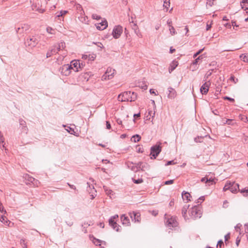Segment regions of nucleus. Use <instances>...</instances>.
<instances>
[{
  "mask_svg": "<svg viewBox=\"0 0 248 248\" xmlns=\"http://www.w3.org/2000/svg\"><path fill=\"white\" fill-rule=\"evenodd\" d=\"M187 208L188 206L184 207L182 210V214L185 218L197 219L201 217L202 213L200 207L194 206L190 208L188 211V216L186 215V209Z\"/></svg>",
  "mask_w": 248,
  "mask_h": 248,
  "instance_id": "f257e3e1",
  "label": "nucleus"
},
{
  "mask_svg": "<svg viewBox=\"0 0 248 248\" xmlns=\"http://www.w3.org/2000/svg\"><path fill=\"white\" fill-rule=\"evenodd\" d=\"M165 224L168 227H174L177 226V222L175 217H172L170 215H166Z\"/></svg>",
  "mask_w": 248,
  "mask_h": 248,
  "instance_id": "f03ea898",
  "label": "nucleus"
},
{
  "mask_svg": "<svg viewBox=\"0 0 248 248\" xmlns=\"http://www.w3.org/2000/svg\"><path fill=\"white\" fill-rule=\"evenodd\" d=\"M115 70L111 68H108L105 73L102 77V80H106L111 79L114 77Z\"/></svg>",
  "mask_w": 248,
  "mask_h": 248,
  "instance_id": "7ed1b4c3",
  "label": "nucleus"
},
{
  "mask_svg": "<svg viewBox=\"0 0 248 248\" xmlns=\"http://www.w3.org/2000/svg\"><path fill=\"white\" fill-rule=\"evenodd\" d=\"M38 43V40L33 36L30 37L29 39H27L25 42L26 46H28L31 48L35 47Z\"/></svg>",
  "mask_w": 248,
  "mask_h": 248,
  "instance_id": "20e7f679",
  "label": "nucleus"
},
{
  "mask_svg": "<svg viewBox=\"0 0 248 248\" xmlns=\"http://www.w3.org/2000/svg\"><path fill=\"white\" fill-rule=\"evenodd\" d=\"M161 143H157L155 145L151 148V153L149 155H158L161 151Z\"/></svg>",
  "mask_w": 248,
  "mask_h": 248,
  "instance_id": "39448f33",
  "label": "nucleus"
},
{
  "mask_svg": "<svg viewBox=\"0 0 248 248\" xmlns=\"http://www.w3.org/2000/svg\"><path fill=\"white\" fill-rule=\"evenodd\" d=\"M131 92H124L119 94L118 96V99L119 101H130Z\"/></svg>",
  "mask_w": 248,
  "mask_h": 248,
  "instance_id": "423d86ee",
  "label": "nucleus"
},
{
  "mask_svg": "<svg viewBox=\"0 0 248 248\" xmlns=\"http://www.w3.org/2000/svg\"><path fill=\"white\" fill-rule=\"evenodd\" d=\"M122 32V27L120 26H117L113 29L112 34L114 38L117 39L120 37Z\"/></svg>",
  "mask_w": 248,
  "mask_h": 248,
  "instance_id": "0eeeda50",
  "label": "nucleus"
},
{
  "mask_svg": "<svg viewBox=\"0 0 248 248\" xmlns=\"http://www.w3.org/2000/svg\"><path fill=\"white\" fill-rule=\"evenodd\" d=\"M71 66L69 64H64L61 68L60 71L62 75L64 76H68L71 73Z\"/></svg>",
  "mask_w": 248,
  "mask_h": 248,
  "instance_id": "6e6552de",
  "label": "nucleus"
},
{
  "mask_svg": "<svg viewBox=\"0 0 248 248\" xmlns=\"http://www.w3.org/2000/svg\"><path fill=\"white\" fill-rule=\"evenodd\" d=\"M69 66H71V69L73 70L75 72L79 71V68H80V61L74 60L72 61Z\"/></svg>",
  "mask_w": 248,
  "mask_h": 248,
  "instance_id": "1a4fd4ad",
  "label": "nucleus"
},
{
  "mask_svg": "<svg viewBox=\"0 0 248 248\" xmlns=\"http://www.w3.org/2000/svg\"><path fill=\"white\" fill-rule=\"evenodd\" d=\"M210 85L209 82H206L202 86L200 91L202 94H206L208 93Z\"/></svg>",
  "mask_w": 248,
  "mask_h": 248,
  "instance_id": "9d476101",
  "label": "nucleus"
},
{
  "mask_svg": "<svg viewBox=\"0 0 248 248\" xmlns=\"http://www.w3.org/2000/svg\"><path fill=\"white\" fill-rule=\"evenodd\" d=\"M96 27L99 30H103L108 27V22L106 19L102 20L101 22L96 25Z\"/></svg>",
  "mask_w": 248,
  "mask_h": 248,
  "instance_id": "9b49d317",
  "label": "nucleus"
},
{
  "mask_svg": "<svg viewBox=\"0 0 248 248\" xmlns=\"http://www.w3.org/2000/svg\"><path fill=\"white\" fill-rule=\"evenodd\" d=\"M129 215L135 221L140 222V214L139 213L133 212L130 213Z\"/></svg>",
  "mask_w": 248,
  "mask_h": 248,
  "instance_id": "f8f14e48",
  "label": "nucleus"
},
{
  "mask_svg": "<svg viewBox=\"0 0 248 248\" xmlns=\"http://www.w3.org/2000/svg\"><path fill=\"white\" fill-rule=\"evenodd\" d=\"M182 198L186 202L191 201L192 197L189 193L184 191L182 194Z\"/></svg>",
  "mask_w": 248,
  "mask_h": 248,
  "instance_id": "ddd939ff",
  "label": "nucleus"
},
{
  "mask_svg": "<svg viewBox=\"0 0 248 248\" xmlns=\"http://www.w3.org/2000/svg\"><path fill=\"white\" fill-rule=\"evenodd\" d=\"M178 62L176 61H173L170 64L169 68V72L171 73L178 66Z\"/></svg>",
  "mask_w": 248,
  "mask_h": 248,
  "instance_id": "4468645a",
  "label": "nucleus"
},
{
  "mask_svg": "<svg viewBox=\"0 0 248 248\" xmlns=\"http://www.w3.org/2000/svg\"><path fill=\"white\" fill-rule=\"evenodd\" d=\"M121 219L123 225L127 226L130 225V222L129 219L124 215H123L121 217Z\"/></svg>",
  "mask_w": 248,
  "mask_h": 248,
  "instance_id": "2eb2a0df",
  "label": "nucleus"
},
{
  "mask_svg": "<svg viewBox=\"0 0 248 248\" xmlns=\"http://www.w3.org/2000/svg\"><path fill=\"white\" fill-rule=\"evenodd\" d=\"M169 93L168 94V97L170 98H174L176 95V92L175 90L171 87L168 88Z\"/></svg>",
  "mask_w": 248,
  "mask_h": 248,
  "instance_id": "dca6fc26",
  "label": "nucleus"
},
{
  "mask_svg": "<svg viewBox=\"0 0 248 248\" xmlns=\"http://www.w3.org/2000/svg\"><path fill=\"white\" fill-rule=\"evenodd\" d=\"M58 53V51H56L55 47H53L50 50H49L46 53V58H49L52 55H55Z\"/></svg>",
  "mask_w": 248,
  "mask_h": 248,
  "instance_id": "f3484780",
  "label": "nucleus"
},
{
  "mask_svg": "<svg viewBox=\"0 0 248 248\" xmlns=\"http://www.w3.org/2000/svg\"><path fill=\"white\" fill-rule=\"evenodd\" d=\"M234 185V183H231L230 182H228L225 184V186L223 187V190L226 191L228 189H230L231 191L233 192L234 190H233L232 188V185Z\"/></svg>",
  "mask_w": 248,
  "mask_h": 248,
  "instance_id": "a211bd4d",
  "label": "nucleus"
},
{
  "mask_svg": "<svg viewBox=\"0 0 248 248\" xmlns=\"http://www.w3.org/2000/svg\"><path fill=\"white\" fill-rule=\"evenodd\" d=\"M92 241L93 244H95L96 246H101L103 244H106V243L105 241H102L100 240L97 239L95 238H93Z\"/></svg>",
  "mask_w": 248,
  "mask_h": 248,
  "instance_id": "6ab92c4d",
  "label": "nucleus"
},
{
  "mask_svg": "<svg viewBox=\"0 0 248 248\" xmlns=\"http://www.w3.org/2000/svg\"><path fill=\"white\" fill-rule=\"evenodd\" d=\"M109 223L112 227H113L114 229H115L117 231H119V226H117L116 222L112 218H110L109 219Z\"/></svg>",
  "mask_w": 248,
  "mask_h": 248,
  "instance_id": "aec40b11",
  "label": "nucleus"
},
{
  "mask_svg": "<svg viewBox=\"0 0 248 248\" xmlns=\"http://www.w3.org/2000/svg\"><path fill=\"white\" fill-rule=\"evenodd\" d=\"M129 22H130V26H131V28H132V29L133 30H134L136 34H137L138 33L137 31H138V26L137 25L136 23H135L134 21H130V19H129Z\"/></svg>",
  "mask_w": 248,
  "mask_h": 248,
  "instance_id": "412c9836",
  "label": "nucleus"
},
{
  "mask_svg": "<svg viewBox=\"0 0 248 248\" xmlns=\"http://www.w3.org/2000/svg\"><path fill=\"white\" fill-rule=\"evenodd\" d=\"M104 189L106 192V194L109 196L110 198H112L114 196L113 192L111 189H108V188L106 186H104Z\"/></svg>",
  "mask_w": 248,
  "mask_h": 248,
  "instance_id": "4be33fe9",
  "label": "nucleus"
},
{
  "mask_svg": "<svg viewBox=\"0 0 248 248\" xmlns=\"http://www.w3.org/2000/svg\"><path fill=\"white\" fill-rule=\"evenodd\" d=\"M31 8L33 10L38 11L40 13H43L45 11L44 9L40 8L39 7H37L36 4H33L31 6Z\"/></svg>",
  "mask_w": 248,
  "mask_h": 248,
  "instance_id": "5701e85b",
  "label": "nucleus"
},
{
  "mask_svg": "<svg viewBox=\"0 0 248 248\" xmlns=\"http://www.w3.org/2000/svg\"><path fill=\"white\" fill-rule=\"evenodd\" d=\"M140 139L141 137L139 135L136 134L132 137L131 140L132 142H137L139 141L140 140Z\"/></svg>",
  "mask_w": 248,
  "mask_h": 248,
  "instance_id": "b1692460",
  "label": "nucleus"
},
{
  "mask_svg": "<svg viewBox=\"0 0 248 248\" xmlns=\"http://www.w3.org/2000/svg\"><path fill=\"white\" fill-rule=\"evenodd\" d=\"M168 24L170 27L169 28V30L170 31V34L173 35H174L175 34V29L174 28V27L171 25V21H169V20L168 21Z\"/></svg>",
  "mask_w": 248,
  "mask_h": 248,
  "instance_id": "393cba45",
  "label": "nucleus"
},
{
  "mask_svg": "<svg viewBox=\"0 0 248 248\" xmlns=\"http://www.w3.org/2000/svg\"><path fill=\"white\" fill-rule=\"evenodd\" d=\"M2 222L5 225L9 227H12L14 226V223L11 222L10 220H8L6 217L5 220Z\"/></svg>",
  "mask_w": 248,
  "mask_h": 248,
  "instance_id": "a878e982",
  "label": "nucleus"
},
{
  "mask_svg": "<svg viewBox=\"0 0 248 248\" xmlns=\"http://www.w3.org/2000/svg\"><path fill=\"white\" fill-rule=\"evenodd\" d=\"M29 29V26L27 24H24L23 26H22L21 28L19 27L16 30V32H20V30H22L23 31L24 30L25 31L28 30Z\"/></svg>",
  "mask_w": 248,
  "mask_h": 248,
  "instance_id": "bb28decb",
  "label": "nucleus"
},
{
  "mask_svg": "<svg viewBox=\"0 0 248 248\" xmlns=\"http://www.w3.org/2000/svg\"><path fill=\"white\" fill-rule=\"evenodd\" d=\"M242 3V4H241V5L242 9H244L245 10L248 9V0H243Z\"/></svg>",
  "mask_w": 248,
  "mask_h": 248,
  "instance_id": "cd10ccee",
  "label": "nucleus"
},
{
  "mask_svg": "<svg viewBox=\"0 0 248 248\" xmlns=\"http://www.w3.org/2000/svg\"><path fill=\"white\" fill-rule=\"evenodd\" d=\"M130 102L134 101L137 99V94L136 93H135L134 92H131V94H130Z\"/></svg>",
  "mask_w": 248,
  "mask_h": 248,
  "instance_id": "c85d7f7f",
  "label": "nucleus"
},
{
  "mask_svg": "<svg viewBox=\"0 0 248 248\" xmlns=\"http://www.w3.org/2000/svg\"><path fill=\"white\" fill-rule=\"evenodd\" d=\"M136 149L137 152L138 153H143V148L142 146L138 145L136 147Z\"/></svg>",
  "mask_w": 248,
  "mask_h": 248,
  "instance_id": "c756f323",
  "label": "nucleus"
},
{
  "mask_svg": "<svg viewBox=\"0 0 248 248\" xmlns=\"http://www.w3.org/2000/svg\"><path fill=\"white\" fill-rule=\"evenodd\" d=\"M240 57L242 58V60L244 62H248V54H242L240 56Z\"/></svg>",
  "mask_w": 248,
  "mask_h": 248,
  "instance_id": "7c9ffc66",
  "label": "nucleus"
},
{
  "mask_svg": "<svg viewBox=\"0 0 248 248\" xmlns=\"http://www.w3.org/2000/svg\"><path fill=\"white\" fill-rule=\"evenodd\" d=\"M170 0H164L163 6L168 10L170 7Z\"/></svg>",
  "mask_w": 248,
  "mask_h": 248,
  "instance_id": "2f4dec72",
  "label": "nucleus"
},
{
  "mask_svg": "<svg viewBox=\"0 0 248 248\" xmlns=\"http://www.w3.org/2000/svg\"><path fill=\"white\" fill-rule=\"evenodd\" d=\"M239 117L241 119V120L244 121V122H248V118L246 116L243 115H240L239 116Z\"/></svg>",
  "mask_w": 248,
  "mask_h": 248,
  "instance_id": "473e14b6",
  "label": "nucleus"
},
{
  "mask_svg": "<svg viewBox=\"0 0 248 248\" xmlns=\"http://www.w3.org/2000/svg\"><path fill=\"white\" fill-rule=\"evenodd\" d=\"M230 80L233 82L234 84H236L238 81V79L235 78L233 75H232L231 76Z\"/></svg>",
  "mask_w": 248,
  "mask_h": 248,
  "instance_id": "72a5a7b5",
  "label": "nucleus"
},
{
  "mask_svg": "<svg viewBox=\"0 0 248 248\" xmlns=\"http://www.w3.org/2000/svg\"><path fill=\"white\" fill-rule=\"evenodd\" d=\"M202 59V56H200L198 58H197L193 62V64H198L199 63L200 60H201Z\"/></svg>",
  "mask_w": 248,
  "mask_h": 248,
  "instance_id": "f704fd0d",
  "label": "nucleus"
},
{
  "mask_svg": "<svg viewBox=\"0 0 248 248\" xmlns=\"http://www.w3.org/2000/svg\"><path fill=\"white\" fill-rule=\"evenodd\" d=\"M205 183H209V185H208L209 186L210 185V183H211V185H212L215 183L214 180L213 179H211V178L208 179L207 178H206V180L205 181Z\"/></svg>",
  "mask_w": 248,
  "mask_h": 248,
  "instance_id": "c9c22d12",
  "label": "nucleus"
},
{
  "mask_svg": "<svg viewBox=\"0 0 248 248\" xmlns=\"http://www.w3.org/2000/svg\"><path fill=\"white\" fill-rule=\"evenodd\" d=\"M224 100H228L232 102H234V99L233 98H232L231 97H228V96H224L223 97Z\"/></svg>",
  "mask_w": 248,
  "mask_h": 248,
  "instance_id": "e433bc0d",
  "label": "nucleus"
},
{
  "mask_svg": "<svg viewBox=\"0 0 248 248\" xmlns=\"http://www.w3.org/2000/svg\"><path fill=\"white\" fill-rule=\"evenodd\" d=\"M203 48L202 49H201L200 50H199L197 52H196L195 54H194L193 55V58H195L197 57V56L199 55L200 53H201L202 52V51H203Z\"/></svg>",
  "mask_w": 248,
  "mask_h": 248,
  "instance_id": "4c0bfd02",
  "label": "nucleus"
},
{
  "mask_svg": "<svg viewBox=\"0 0 248 248\" xmlns=\"http://www.w3.org/2000/svg\"><path fill=\"white\" fill-rule=\"evenodd\" d=\"M92 18L94 19L99 20L101 19V17L96 14H93L92 15Z\"/></svg>",
  "mask_w": 248,
  "mask_h": 248,
  "instance_id": "58836bf2",
  "label": "nucleus"
},
{
  "mask_svg": "<svg viewBox=\"0 0 248 248\" xmlns=\"http://www.w3.org/2000/svg\"><path fill=\"white\" fill-rule=\"evenodd\" d=\"M240 191L241 193H244V196H248V189L241 190Z\"/></svg>",
  "mask_w": 248,
  "mask_h": 248,
  "instance_id": "ea45409f",
  "label": "nucleus"
},
{
  "mask_svg": "<svg viewBox=\"0 0 248 248\" xmlns=\"http://www.w3.org/2000/svg\"><path fill=\"white\" fill-rule=\"evenodd\" d=\"M174 180H170L169 181H167L164 182V184L168 185H171L173 183Z\"/></svg>",
  "mask_w": 248,
  "mask_h": 248,
  "instance_id": "a19ab883",
  "label": "nucleus"
},
{
  "mask_svg": "<svg viewBox=\"0 0 248 248\" xmlns=\"http://www.w3.org/2000/svg\"><path fill=\"white\" fill-rule=\"evenodd\" d=\"M214 0H207V4H208L210 6H212L214 5Z\"/></svg>",
  "mask_w": 248,
  "mask_h": 248,
  "instance_id": "79ce46f5",
  "label": "nucleus"
},
{
  "mask_svg": "<svg viewBox=\"0 0 248 248\" xmlns=\"http://www.w3.org/2000/svg\"><path fill=\"white\" fill-rule=\"evenodd\" d=\"M4 141V138L2 135V134L0 131V143H3Z\"/></svg>",
  "mask_w": 248,
  "mask_h": 248,
  "instance_id": "37998d69",
  "label": "nucleus"
},
{
  "mask_svg": "<svg viewBox=\"0 0 248 248\" xmlns=\"http://www.w3.org/2000/svg\"><path fill=\"white\" fill-rule=\"evenodd\" d=\"M223 245V242L222 240H220L218 242L217 245V248H221V246Z\"/></svg>",
  "mask_w": 248,
  "mask_h": 248,
  "instance_id": "c03bdc74",
  "label": "nucleus"
},
{
  "mask_svg": "<svg viewBox=\"0 0 248 248\" xmlns=\"http://www.w3.org/2000/svg\"><path fill=\"white\" fill-rule=\"evenodd\" d=\"M58 45L59 46H61V47L62 49H64L65 47V43L63 42L60 43L59 44H58Z\"/></svg>",
  "mask_w": 248,
  "mask_h": 248,
  "instance_id": "a18cd8bd",
  "label": "nucleus"
},
{
  "mask_svg": "<svg viewBox=\"0 0 248 248\" xmlns=\"http://www.w3.org/2000/svg\"><path fill=\"white\" fill-rule=\"evenodd\" d=\"M203 139V137H198L197 138H195L194 140H195V142H201L202 141H201L200 140H202Z\"/></svg>",
  "mask_w": 248,
  "mask_h": 248,
  "instance_id": "49530a36",
  "label": "nucleus"
},
{
  "mask_svg": "<svg viewBox=\"0 0 248 248\" xmlns=\"http://www.w3.org/2000/svg\"><path fill=\"white\" fill-rule=\"evenodd\" d=\"M134 182L136 184H140L143 182V180L142 179H139L138 180H134Z\"/></svg>",
  "mask_w": 248,
  "mask_h": 248,
  "instance_id": "de8ad7c7",
  "label": "nucleus"
},
{
  "mask_svg": "<svg viewBox=\"0 0 248 248\" xmlns=\"http://www.w3.org/2000/svg\"><path fill=\"white\" fill-rule=\"evenodd\" d=\"M90 54H89V55L85 54L82 56V58L84 60H87V59L88 60L89 58L90 57Z\"/></svg>",
  "mask_w": 248,
  "mask_h": 248,
  "instance_id": "09e8293b",
  "label": "nucleus"
},
{
  "mask_svg": "<svg viewBox=\"0 0 248 248\" xmlns=\"http://www.w3.org/2000/svg\"><path fill=\"white\" fill-rule=\"evenodd\" d=\"M106 127L108 129H110L111 128V125L108 121H106Z\"/></svg>",
  "mask_w": 248,
  "mask_h": 248,
  "instance_id": "8fccbe9b",
  "label": "nucleus"
},
{
  "mask_svg": "<svg viewBox=\"0 0 248 248\" xmlns=\"http://www.w3.org/2000/svg\"><path fill=\"white\" fill-rule=\"evenodd\" d=\"M244 228L246 232L248 233V224H245L244 225Z\"/></svg>",
  "mask_w": 248,
  "mask_h": 248,
  "instance_id": "3c124183",
  "label": "nucleus"
},
{
  "mask_svg": "<svg viewBox=\"0 0 248 248\" xmlns=\"http://www.w3.org/2000/svg\"><path fill=\"white\" fill-rule=\"evenodd\" d=\"M230 238V235L229 233H228L225 236V241H228Z\"/></svg>",
  "mask_w": 248,
  "mask_h": 248,
  "instance_id": "603ef678",
  "label": "nucleus"
},
{
  "mask_svg": "<svg viewBox=\"0 0 248 248\" xmlns=\"http://www.w3.org/2000/svg\"><path fill=\"white\" fill-rule=\"evenodd\" d=\"M5 217L3 216V215H0V221L1 222H3L5 220Z\"/></svg>",
  "mask_w": 248,
  "mask_h": 248,
  "instance_id": "864d4df0",
  "label": "nucleus"
},
{
  "mask_svg": "<svg viewBox=\"0 0 248 248\" xmlns=\"http://www.w3.org/2000/svg\"><path fill=\"white\" fill-rule=\"evenodd\" d=\"M95 58V56L93 55V56H90V57L89 58V59L88 60H90V61H93L94 60V59Z\"/></svg>",
  "mask_w": 248,
  "mask_h": 248,
  "instance_id": "5fc2aeb1",
  "label": "nucleus"
},
{
  "mask_svg": "<svg viewBox=\"0 0 248 248\" xmlns=\"http://www.w3.org/2000/svg\"><path fill=\"white\" fill-rule=\"evenodd\" d=\"M53 47H55L56 51H58V52L61 49V46H59V45H58V46H53Z\"/></svg>",
  "mask_w": 248,
  "mask_h": 248,
  "instance_id": "6e6d98bb",
  "label": "nucleus"
},
{
  "mask_svg": "<svg viewBox=\"0 0 248 248\" xmlns=\"http://www.w3.org/2000/svg\"><path fill=\"white\" fill-rule=\"evenodd\" d=\"M240 242V239L239 238V237H237L236 240V244L237 246H239V244Z\"/></svg>",
  "mask_w": 248,
  "mask_h": 248,
  "instance_id": "4d7b16f0",
  "label": "nucleus"
},
{
  "mask_svg": "<svg viewBox=\"0 0 248 248\" xmlns=\"http://www.w3.org/2000/svg\"><path fill=\"white\" fill-rule=\"evenodd\" d=\"M175 51V49L174 48H173L172 47H170V53H173Z\"/></svg>",
  "mask_w": 248,
  "mask_h": 248,
  "instance_id": "13d9d810",
  "label": "nucleus"
},
{
  "mask_svg": "<svg viewBox=\"0 0 248 248\" xmlns=\"http://www.w3.org/2000/svg\"><path fill=\"white\" fill-rule=\"evenodd\" d=\"M232 120L231 119H227L226 121V124H231V123L232 122Z\"/></svg>",
  "mask_w": 248,
  "mask_h": 248,
  "instance_id": "bf43d9fd",
  "label": "nucleus"
},
{
  "mask_svg": "<svg viewBox=\"0 0 248 248\" xmlns=\"http://www.w3.org/2000/svg\"><path fill=\"white\" fill-rule=\"evenodd\" d=\"M0 212L2 213L3 212H5V211H4V208L3 206H0Z\"/></svg>",
  "mask_w": 248,
  "mask_h": 248,
  "instance_id": "052dcab7",
  "label": "nucleus"
},
{
  "mask_svg": "<svg viewBox=\"0 0 248 248\" xmlns=\"http://www.w3.org/2000/svg\"><path fill=\"white\" fill-rule=\"evenodd\" d=\"M211 24H210V25L207 24V25H206V30L207 31L210 30L211 29Z\"/></svg>",
  "mask_w": 248,
  "mask_h": 248,
  "instance_id": "680f3d73",
  "label": "nucleus"
},
{
  "mask_svg": "<svg viewBox=\"0 0 248 248\" xmlns=\"http://www.w3.org/2000/svg\"><path fill=\"white\" fill-rule=\"evenodd\" d=\"M85 64H83L82 62H80V68H79V69H82L83 67L84 66Z\"/></svg>",
  "mask_w": 248,
  "mask_h": 248,
  "instance_id": "e2e57ef3",
  "label": "nucleus"
},
{
  "mask_svg": "<svg viewBox=\"0 0 248 248\" xmlns=\"http://www.w3.org/2000/svg\"><path fill=\"white\" fill-rule=\"evenodd\" d=\"M232 26H233V27L234 26H236V27H238V26L236 25V22L235 21H232Z\"/></svg>",
  "mask_w": 248,
  "mask_h": 248,
  "instance_id": "0e129e2a",
  "label": "nucleus"
},
{
  "mask_svg": "<svg viewBox=\"0 0 248 248\" xmlns=\"http://www.w3.org/2000/svg\"><path fill=\"white\" fill-rule=\"evenodd\" d=\"M140 113H139L138 114H135L134 115V117H140Z\"/></svg>",
  "mask_w": 248,
  "mask_h": 248,
  "instance_id": "69168bd1",
  "label": "nucleus"
},
{
  "mask_svg": "<svg viewBox=\"0 0 248 248\" xmlns=\"http://www.w3.org/2000/svg\"><path fill=\"white\" fill-rule=\"evenodd\" d=\"M111 218H112L113 220H115V219H117L118 218V216L117 215H115L113 217H112Z\"/></svg>",
  "mask_w": 248,
  "mask_h": 248,
  "instance_id": "338daca9",
  "label": "nucleus"
},
{
  "mask_svg": "<svg viewBox=\"0 0 248 248\" xmlns=\"http://www.w3.org/2000/svg\"><path fill=\"white\" fill-rule=\"evenodd\" d=\"M150 92L152 94V93H154L155 95H156V94H155V91H154V90L153 89H150Z\"/></svg>",
  "mask_w": 248,
  "mask_h": 248,
  "instance_id": "774afa93",
  "label": "nucleus"
}]
</instances>
